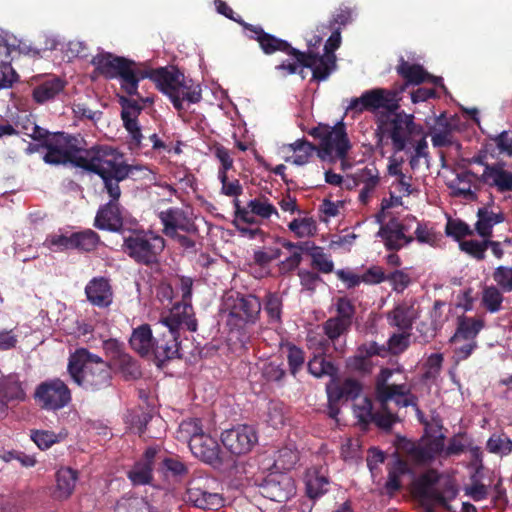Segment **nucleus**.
Listing matches in <instances>:
<instances>
[{
	"mask_svg": "<svg viewBox=\"0 0 512 512\" xmlns=\"http://www.w3.org/2000/svg\"><path fill=\"white\" fill-rule=\"evenodd\" d=\"M77 167L101 177L108 195H121L119 183L136 172L147 170L140 165H129L117 149L108 145H95L81 149Z\"/></svg>",
	"mask_w": 512,
	"mask_h": 512,
	"instance_id": "nucleus-1",
	"label": "nucleus"
},
{
	"mask_svg": "<svg viewBox=\"0 0 512 512\" xmlns=\"http://www.w3.org/2000/svg\"><path fill=\"white\" fill-rule=\"evenodd\" d=\"M181 326H186L192 332L197 330V320L190 305L184 306L182 313H180V306L174 305L169 314L162 316L155 325L151 355L159 363L178 357L180 345L178 339Z\"/></svg>",
	"mask_w": 512,
	"mask_h": 512,
	"instance_id": "nucleus-2",
	"label": "nucleus"
},
{
	"mask_svg": "<svg viewBox=\"0 0 512 512\" xmlns=\"http://www.w3.org/2000/svg\"><path fill=\"white\" fill-rule=\"evenodd\" d=\"M67 371L78 386L89 392L105 390L112 384L110 363L87 348H78L70 354Z\"/></svg>",
	"mask_w": 512,
	"mask_h": 512,
	"instance_id": "nucleus-3",
	"label": "nucleus"
},
{
	"mask_svg": "<svg viewBox=\"0 0 512 512\" xmlns=\"http://www.w3.org/2000/svg\"><path fill=\"white\" fill-rule=\"evenodd\" d=\"M91 63L106 79H119L121 89L129 96H137L144 103L153 102L152 98H144L138 92V72L141 70L142 63L116 56L110 52L97 54Z\"/></svg>",
	"mask_w": 512,
	"mask_h": 512,
	"instance_id": "nucleus-4",
	"label": "nucleus"
},
{
	"mask_svg": "<svg viewBox=\"0 0 512 512\" xmlns=\"http://www.w3.org/2000/svg\"><path fill=\"white\" fill-rule=\"evenodd\" d=\"M165 247L166 240L149 229H132L128 235L123 236V252L135 263L146 267L152 268L160 264Z\"/></svg>",
	"mask_w": 512,
	"mask_h": 512,
	"instance_id": "nucleus-5",
	"label": "nucleus"
},
{
	"mask_svg": "<svg viewBox=\"0 0 512 512\" xmlns=\"http://www.w3.org/2000/svg\"><path fill=\"white\" fill-rule=\"evenodd\" d=\"M309 134L319 141L317 152L320 159L329 162L340 160L343 170L349 166L346 156L350 149V141L343 119L337 121L333 126L320 123L313 127Z\"/></svg>",
	"mask_w": 512,
	"mask_h": 512,
	"instance_id": "nucleus-6",
	"label": "nucleus"
},
{
	"mask_svg": "<svg viewBox=\"0 0 512 512\" xmlns=\"http://www.w3.org/2000/svg\"><path fill=\"white\" fill-rule=\"evenodd\" d=\"M307 367L309 373L316 378H322L324 376L330 377V382L326 386L329 401V416L338 421L337 415L339 409L336 405L340 401H348L352 397V377L348 376L343 383H340L337 378V367L321 355L314 356L309 360Z\"/></svg>",
	"mask_w": 512,
	"mask_h": 512,
	"instance_id": "nucleus-7",
	"label": "nucleus"
},
{
	"mask_svg": "<svg viewBox=\"0 0 512 512\" xmlns=\"http://www.w3.org/2000/svg\"><path fill=\"white\" fill-rule=\"evenodd\" d=\"M422 129V125L414 122V115L404 112H395L387 115L386 119H378V130L391 140L395 153L409 152V145H413L417 135H421Z\"/></svg>",
	"mask_w": 512,
	"mask_h": 512,
	"instance_id": "nucleus-8",
	"label": "nucleus"
},
{
	"mask_svg": "<svg viewBox=\"0 0 512 512\" xmlns=\"http://www.w3.org/2000/svg\"><path fill=\"white\" fill-rule=\"evenodd\" d=\"M440 480L439 473L429 469L422 473L413 483L412 492L422 503L446 506L447 502L456 497L457 489L447 481L442 489L437 486Z\"/></svg>",
	"mask_w": 512,
	"mask_h": 512,
	"instance_id": "nucleus-9",
	"label": "nucleus"
},
{
	"mask_svg": "<svg viewBox=\"0 0 512 512\" xmlns=\"http://www.w3.org/2000/svg\"><path fill=\"white\" fill-rule=\"evenodd\" d=\"M393 375L390 368H382L375 383V396L383 409L387 408L390 401L398 407H414L420 412L418 398L411 393V388L406 384H389L388 381Z\"/></svg>",
	"mask_w": 512,
	"mask_h": 512,
	"instance_id": "nucleus-10",
	"label": "nucleus"
},
{
	"mask_svg": "<svg viewBox=\"0 0 512 512\" xmlns=\"http://www.w3.org/2000/svg\"><path fill=\"white\" fill-rule=\"evenodd\" d=\"M240 25L246 31L251 33L248 35L249 39L257 41L261 51L265 55H272L276 52H282L292 57L293 59H297V61L304 66H310L312 64L308 62L311 57L294 48L288 41L264 31L260 25H252L245 21H241Z\"/></svg>",
	"mask_w": 512,
	"mask_h": 512,
	"instance_id": "nucleus-11",
	"label": "nucleus"
},
{
	"mask_svg": "<svg viewBox=\"0 0 512 512\" xmlns=\"http://www.w3.org/2000/svg\"><path fill=\"white\" fill-rule=\"evenodd\" d=\"M401 96L393 86L391 89L375 88L366 91L360 98H354V111L381 112V116L386 119L387 115H392L400 107Z\"/></svg>",
	"mask_w": 512,
	"mask_h": 512,
	"instance_id": "nucleus-12",
	"label": "nucleus"
},
{
	"mask_svg": "<svg viewBox=\"0 0 512 512\" xmlns=\"http://www.w3.org/2000/svg\"><path fill=\"white\" fill-rule=\"evenodd\" d=\"M33 398L42 410L55 412L69 405L72 393L63 380L54 378L38 384Z\"/></svg>",
	"mask_w": 512,
	"mask_h": 512,
	"instance_id": "nucleus-13",
	"label": "nucleus"
},
{
	"mask_svg": "<svg viewBox=\"0 0 512 512\" xmlns=\"http://www.w3.org/2000/svg\"><path fill=\"white\" fill-rule=\"evenodd\" d=\"M139 73V82L143 79L153 81L159 91L167 95L175 109H180L178 97L175 95L178 87L184 80V74L176 67H160L153 69L144 63Z\"/></svg>",
	"mask_w": 512,
	"mask_h": 512,
	"instance_id": "nucleus-14",
	"label": "nucleus"
},
{
	"mask_svg": "<svg viewBox=\"0 0 512 512\" xmlns=\"http://www.w3.org/2000/svg\"><path fill=\"white\" fill-rule=\"evenodd\" d=\"M416 217L406 216L402 220L391 218L379 228L377 235L381 238L385 248L389 251H399L414 241L410 233Z\"/></svg>",
	"mask_w": 512,
	"mask_h": 512,
	"instance_id": "nucleus-15",
	"label": "nucleus"
},
{
	"mask_svg": "<svg viewBox=\"0 0 512 512\" xmlns=\"http://www.w3.org/2000/svg\"><path fill=\"white\" fill-rule=\"evenodd\" d=\"M261 311V302L252 294L237 296L229 308L227 325L231 329H242L247 324H254Z\"/></svg>",
	"mask_w": 512,
	"mask_h": 512,
	"instance_id": "nucleus-16",
	"label": "nucleus"
},
{
	"mask_svg": "<svg viewBox=\"0 0 512 512\" xmlns=\"http://www.w3.org/2000/svg\"><path fill=\"white\" fill-rule=\"evenodd\" d=\"M261 494L275 502H286L295 495L293 478L284 472L270 473L259 485Z\"/></svg>",
	"mask_w": 512,
	"mask_h": 512,
	"instance_id": "nucleus-17",
	"label": "nucleus"
},
{
	"mask_svg": "<svg viewBox=\"0 0 512 512\" xmlns=\"http://www.w3.org/2000/svg\"><path fill=\"white\" fill-rule=\"evenodd\" d=\"M257 440L256 431L249 425H238L225 430L221 434L222 444L234 455H243L250 452Z\"/></svg>",
	"mask_w": 512,
	"mask_h": 512,
	"instance_id": "nucleus-18",
	"label": "nucleus"
},
{
	"mask_svg": "<svg viewBox=\"0 0 512 512\" xmlns=\"http://www.w3.org/2000/svg\"><path fill=\"white\" fill-rule=\"evenodd\" d=\"M158 218L163 225V233L166 236H173L178 230L187 234H196L198 228L192 217L179 207H169L158 213Z\"/></svg>",
	"mask_w": 512,
	"mask_h": 512,
	"instance_id": "nucleus-19",
	"label": "nucleus"
},
{
	"mask_svg": "<svg viewBox=\"0 0 512 512\" xmlns=\"http://www.w3.org/2000/svg\"><path fill=\"white\" fill-rule=\"evenodd\" d=\"M189 448L194 457L215 469L224 463L218 441L209 434L196 436L189 441Z\"/></svg>",
	"mask_w": 512,
	"mask_h": 512,
	"instance_id": "nucleus-20",
	"label": "nucleus"
},
{
	"mask_svg": "<svg viewBox=\"0 0 512 512\" xmlns=\"http://www.w3.org/2000/svg\"><path fill=\"white\" fill-rule=\"evenodd\" d=\"M66 84L64 79L54 74L37 75L32 78V99L39 105L53 101L64 91Z\"/></svg>",
	"mask_w": 512,
	"mask_h": 512,
	"instance_id": "nucleus-21",
	"label": "nucleus"
},
{
	"mask_svg": "<svg viewBox=\"0 0 512 512\" xmlns=\"http://www.w3.org/2000/svg\"><path fill=\"white\" fill-rule=\"evenodd\" d=\"M102 347L109 361L118 366L126 377L132 379L140 377L141 372L136 361L124 351L122 343L116 339H108L103 342Z\"/></svg>",
	"mask_w": 512,
	"mask_h": 512,
	"instance_id": "nucleus-22",
	"label": "nucleus"
},
{
	"mask_svg": "<svg viewBox=\"0 0 512 512\" xmlns=\"http://www.w3.org/2000/svg\"><path fill=\"white\" fill-rule=\"evenodd\" d=\"M109 196L111 198L110 201L98 209L94 219V226L100 230L119 233L123 228V215L119 204L121 195L117 197Z\"/></svg>",
	"mask_w": 512,
	"mask_h": 512,
	"instance_id": "nucleus-23",
	"label": "nucleus"
},
{
	"mask_svg": "<svg viewBox=\"0 0 512 512\" xmlns=\"http://www.w3.org/2000/svg\"><path fill=\"white\" fill-rule=\"evenodd\" d=\"M85 295L91 305L100 309L108 308L113 302V288L104 276L93 277L85 286Z\"/></svg>",
	"mask_w": 512,
	"mask_h": 512,
	"instance_id": "nucleus-24",
	"label": "nucleus"
},
{
	"mask_svg": "<svg viewBox=\"0 0 512 512\" xmlns=\"http://www.w3.org/2000/svg\"><path fill=\"white\" fill-rule=\"evenodd\" d=\"M157 446L148 447L140 460L128 471L127 477L133 485H147L153 480V464L159 452Z\"/></svg>",
	"mask_w": 512,
	"mask_h": 512,
	"instance_id": "nucleus-25",
	"label": "nucleus"
},
{
	"mask_svg": "<svg viewBox=\"0 0 512 512\" xmlns=\"http://www.w3.org/2000/svg\"><path fill=\"white\" fill-rule=\"evenodd\" d=\"M397 74L404 80L402 83H395L393 86L401 95L409 86H417L425 83L428 72L420 64L410 63L401 57L396 66Z\"/></svg>",
	"mask_w": 512,
	"mask_h": 512,
	"instance_id": "nucleus-26",
	"label": "nucleus"
},
{
	"mask_svg": "<svg viewBox=\"0 0 512 512\" xmlns=\"http://www.w3.org/2000/svg\"><path fill=\"white\" fill-rule=\"evenodd\" d=\"M379 179V172L373 162L354 173V186L363 185L358 196L362 204L369 203L379 184Z\"/></svg>",
	"mask_w": 512,
	"mask_h": 512,
	"instance_id": "nucleus-27",
	"label": "nucleus"
},
{
	"mask_svg": "<svg viewBox=\"0 0 512 512\" xmlns=\"http://www.w3.org/2000/svg\"><path fill=\"white\" fill-rule=\"evenodd\" d=\"M505 166L506 163L503 161L486 165L479 181L491 187H496L499 192L512 191V172L506 171Z\"/></svg>",
	"mask_w": 512,
	"mask_h": 512,
	"instance_id": "nucleus-28",
	"label": "nucleus"
},
{
	"mask_svg": "<svg viewBox=\"0 0 512 512\" xmlns=\"http://www.w3.org/2000/svg\"><path fill=\"white\" fill-rule=\"evenodd\" d=\"M418 317V308L414 303L409 302L399 303L387 313L388 324L398 328L399 331H411Z\"/></svg>",
	"mask_w": 512,
	"mask_h": 512,
	"instance_id": "nucleus-29",
	"label": "nucleus"
},
{
	"mask_svg": "<svg viewBox=\"0 0 512 512\" xmlns=\"http://www.w3.org/2000/svg\"><path fill=\"white\" fill-rule=\"evenodd\" d=\"M185 500L194 507L203 510H216L223 506V498L220 494L208 492L194 482L189 484L185 493Z\"/></svg>",
	"mask_w": 512,
	"mask_h": 512,
	"instance_id": "nucleus-30",
	"label": "nucleus"
},
{
	"mask_svg": "<svg viewBox=\"0 0 512 512\" xmlns=\"http://www.w3.org/2000/svg\"><path fill=\"white\" fill-rule=\"evenodd\" d=\"M484 327L482 319L461 316L457 320V328L450 342L457 343L460 340L476 341V337Z\"/></svg>",
	"mask_w": 512,
	"mask_h": 512,
	"instance_id": "nucleus-31",
	"label": "nucleus"
},
{
	"mask_svg": "<svg viewBox=\"0 0 512 512\" xmlns=\"http://www.w3.org/2000/svg\"><path fill=\"white\" fill-rule=\"evenodd\" d=\"M306 492L309 498L316 499L329 489V479L323 468L308 469L305 476Z\"/></svg>",
	"mask_w": 512,
	"mask_h": 512,
	"instance_id": "nucleus-32",
	"label": "nucleus"
},
{
	"mask_svg": "<svg viewBox=\"0 0 512 512\" xmlns=\"http://www.w3.org/2000/svg\"><path fill=\"white\" fill-rule=\"evenodd\" d=\"M154 335L149 324L135 328L130 337L131 347L142 357L151 355Z\"/></svg>",
	"mask_w": 512,
	"mask_h": 512,
	"instance_id": "nucleus-33",
	"label": "nucleus"
},
{
	"mask_svg": "<svg viewBox=\"0 0 512 512\" xmlns=\"http://www.w3.org/2000/svg\"><path fill=\"white\" fill-rule=\"evenodd\" d=\"M478 220L475 223V230L482 238H490L493 233V227L505 220L503 213H494L486 207L479 208L477 211Z\"/></svg>",
	"mask_w": 512,
	"mask_h": 512,
	"instance_id": "nucleus-34",
	"label": "nucleus"
},
{
	"mask_svg": "<svg viewBox=\"0 0 512 512\" xmlns=\"http://www.w3.org/2000/svg\"><path fill=\"white\" fill-rule=\"evenodd\" d=\"M175 95L178 97L181 106L180 109L176 110L180 112L185 109V103L190 105L199 103L201 101L202 89L200 84L195 83L192 79L184 78L177 91L175 92Z\"/></svg>",
	"mask_w": 512,
	"mask_h": 512,
	"instance_id": "nucleus-35",
	"label": "nucleus"
},
{
	"mask_svg": "<svg viewBox=\"0 0 512 512\" xmlns=\"http://www.w3.org/2000/svg\"><path fill=\"white\" fill-rule=\"evenodd\" d=\"M77 480V473L71 468H62L56 473V490L54 495L57 499H67L74 491Z\"/></svg>",
	"mask_w": 512,
	"mask_h": 512,
	"instance_id": "nucleus-36",
	"label": "nucleus"
},
{
	"mask_svg": "<svg viewBox=\"0 0 512 512\" xmlns=\"http://www.w3.org/2000/svg\"><path fill=\"white\" fill-rule=\"evenodd\" d=\"M382 351H384V348L379 347L376 342L361 345L358 348V354L354 355V370L370 372L372 369L370 358L372 356L381 355Z\"/></svg>",
	"mask_w": 512,
	"mask_h": 512,
	"instance_id": "nucleus-37",
	"label": "nucleus"
},
{
	"mask_svg": "<svg viewBox=\"0 0 512 512\" xmlns=\"http://www.w3.org/2000/svg\"><path fill=\"white\" fill-rule=\"evenodd\" d=\"M311 258V267L319 273L329 274L334 270V263L330 256L324 252V249L317 246L313 241L310 242L309 250L306 252Z\"/></svg>",
	"mask_w": 512,
	"mask_h": 512,
	"instance_id": "nucleus-38",
	"label": "nucleus"
},
{
	"mask_svg": "<svg viewBox=\"0 0 512 512\" xmlns=\"http://www.w3.org/2000/svg\"><path fill=\"white\" fill-rule=\"evenodd\" d=\"M76 139L62 132L55 133L41 143L42 148H50L60 151H70L71 154L80 155L81 149L73 143Z\"/></svg>",
	"mask_w": 512,
	"mask_h": 512,
	"instance_id": "nucleus-39",
	"label": "nucleus"
},
{
	"mask_svg": "<svg viewBox=\"0 0 512 512\" xmlns=\"http://www.w3.org/2000/svg\"><path fill=\"white\" fill-rule=\"evenodd\" d=\"M0 393L10 402L24 401L26 398V393L22 388L21 382L13 376L0 379Z\"/></svg>",
	"mask_w": 512,
	"mask_h": 512,
	"instance_id": "nucleus-40",
	"label": "nucleus"
},
{
	"mask_svg": "<svg viewBox=\"0 0 512 512\" xmlns=\"http://www.w3.org/2000/svg\"><path fill=\"white\" fill-rule=\"evenodd\" d=\"M100 242V236L93 230L87 229L73 233V249L82 252L95 250Z\"/></svg>",
	"mask_w": 512,
	"mask_h": 512,
	"instance_id": "nucleus-41",
	"label": "nucleus"
},
{
	"mask_svg": "<svg viewBox=\"0 0 512 512\" xmlns=\"http://www.w3.org/2000/svg\"><path fill=\"white\" fill-rule=\"evenodd\" d=\"M303 54L308 55L311 57L308 62L312 63L310 66H304L303 64L299 63L297 59H294V61L290 60H283L280 64H278L275 69L277 71L283 72L284 75H294L298 74L302 80L306 78V73L304 71V68H312L315 66L316 63V56L314 55V51H302Z\"/></svg>",
	"mask_w": 512,
	"mask_h": 512,
	"instance_id": "nucleus-42",
	"label": "nucleus"
},
{
	"mask_svg": "<svg viewBox=\"0 0 512 512\" xmlns=\"http://www.w3.org/2000/svg\"><path fill=\"white\" fill-rule=\"evenodd\" d=\"M152 508L144 497L128 496L117 501L115 512H151Z\"/></svg>",
	"mask_w": 512,
	"mask_h": 512,
	"instance_id": "nucleus-43",
	"label": "nucleus"
},
{
	"mask_svg": "<svg viewBox=\"0 0 512 512\" xmlns=\"http://www.w3.org/2000/svg\"><path fill=\"white\" fill-rule=\"evenodd\" d=\"M504 297L502 290L494 285L485 286L482 291L481 305L490 313L501 310Z\"/></svg>",
	"mask_w": 512,
	"mask_h": 512,
	"instance_id": "nucleus-44",
	"label": "nucleus"
},
{
	"mask_svg": "<svg viewBox=\"0 0 512 512\" xmlns=\"http://www.w3.org/2000/svg\"><path fill=\"white\" fill-rule=\"evenodd\" d=\"M436 125L439 128L432 135V144L434 147H447L452 144L451 124L444 114H441L437 120Z\"/></svg>",
	"mask_w": 512,
	"mask_h": 512,
	"instance_id": "nucleus-45",
	"label": "nucleus"
},
{
	"mask_svg": "<svg viewBox=\"0 0 512 512\" xmlns=\"http://www.w3.org/2000/svg\"><path fill=\"white\" fill-rule=\"evenodd\" d=\"M298 453L289 447H283L274 455L273 467L279 471H289L298 462Z\"/></svg>",
	"mask_w": 512,
	"mask_h": 512,
	"instance_id": "nucleus-46",
	"label": "nucleus"
},
{
	"mask_svg": "<svg viewBox=\"0 0 512 512\" xmlns=\"http://www.w3.org/2000/svg\"><path fill=\"white\" fill-rule=\"evenodd\" d=\"M251 213L263 219H269L272 215L279 216L276 207L265 196L254 198L248 202Z\"/></svg>",
	"mask_w": 512,
	"mask_h": 512,
	"instance_id": "nucleus-47",
	"label": "nucleus"
},
{
	"mask_svg": "<svg viewBox=\"0 0 512 512\" xmlns=\"http://www.w3.org/2000/svg\"><path fill=\"white\" fill-rule=\"evenodd\" d=\"M350 325L351 324L345 322V320L335 317H331L323 323L324 334L334 343L337 351L338 348L336 347V341H338L339 338L348 331Z\"/></svg>",
	"mask_w": 512,
	"mask_h": 512,
	"instance_id": "nucleus-48",
	"label": "nucleus"
},
{
	"mask_svg": "<svg viewBox=\"0 0 512 512\" xmlns=\"http://www.w3.org/2000/svg\"><path fill=\"white\" fill-rule=\"evenodd\" d=\"M287 350V362L291 375L294 377L302 370L305 364V352L293 343L285 345Z\"/></svg>",
	"mask_w": 512,
	"mask_h": 512,
	"instance_id": "nucleus-49",
	"label": "nucleus"
},
{
	"mask_svg": "<svg viewBox=\"0 0 512 512\" xmlns=\"http://www.w3.org/2000/svg\"><path fill=\"white\" fill-rule=\"evenodd\" d=\"M288 228L297 237L303 238L314 235L317 231V224L311 217L295 218L288 224Z\"/></svg>",
	"mask_w": 512,
	"mask_h": 512,
	"instance_id": "nucleus-50",
	"label": "nucleus"
},
{
	"mask_svg": "<svg viewBox=\"0 0 512 512\" xmlns=\"http://www.w3.org/2000/svg\"><path fill=\"white\" fill-rule=\"evenodd\" d=\"M47 152L43 156V161L50 165H66L71 164L77 167V159L79 155L71 154L70 151H60L50 148H45Z\"/></svg>",
	"mask_w": 512,
	"mask_h": 512,
	"instance_id": "nucleus-51",
	"label": "nucleus"
},
{
	"mask_svg": "<svg viewBox=\"0 0 512 512\" xmlns=\"http://www.w3.org/2000/svg\"><path fill=\"white\" fill-rule=\"evenodd\" d=\"M362 401V405L354 404V414L361 429L367 430L369 425L373 422L376 412L373 411V402L370 398L365 397Z\"/></svg>",
	"mask_w": 512,
	"mask_h": 512,
	"instance_id": "nucleus-52",
	"label": "nucleus"
},
{
	"mask_svg": "<svg viewBox=\"0 0 512 512\" xmlns=\"http://www.w3.org/2000/svg\"><path fill=\"white\" fill-rule=\"evenodd\" d=\"M410 336V331L393 333L387 341L388 351L392 355H399L406 351L410 346Z\"/></svg>",
	"mask_w": 512,
	"mask_h": 512,
	"instance_id": "nucleus-53",
	"label": "nucleus"
},
{
	"mask_svg": "<svg viewBox=\"0 0 512 512\" xmlns=\"http://www.w3.org/2000/svg\"><path fill=\"white\" fill-rule=\"evenodd\" d=\"M491 453L507 455L512 452V441L505 434H493L487 441Z\"/></svg>",
	"mask_w": 512,
	"mask_h": 512,
	"instance_id": "nucleus-54",
	"label": "nucleus"
},
{
	"mask_svg": "<svg viewBox=\"0 0 512 512\" xmlns=\"http://www.w3.org/2000/svg\"><path fill=\"white\" fill-rule=\"evenodd\" d=\"M459 247L461 251L467 253L471 257L476 260H484L486 255L485 252L487 250V242L486 238H483V241L478 240H464L460 241Z\"/></svg>",
	"mask_w": 512,
	"mask_h": 512,
	"instance_id": "nucleus-55",
	"label": "nucleus"
},
{
	"mask_svg": "<svg viewBox=\"0 0 512 512\" xmlns=\"http://www.w3.org/2000/svg\"><path fill=\"white\" fill-rule=\"evenodd\" d=\"M30 438L41 450H47L59 442L58 435L49 430H31Z\"/></svg>",
	"mask_w": 512,
	"mask_h": 512,
	"instance_id": "nucleus-56",
	"label": "nucleus"
},
{
	"mask_svg": "<svg viewBox=\"0 0 512 512\" xmlns=\"http://www.w3.org/2000/svg\"><path fill=\"white\" fill-rule=\"evenodd\" d=\"M386 278L387 274H385L382 267L372 266L360 276L354 274V286L358 285L360 282L367 284H379L386 281Z\"/></svg>",
	"mask_w": 512,
	"mask_h": 512,
	"instance_id": "nucleus-57",
	"label": "nucleus"
},
{
	"mask_svg": "<svg viewBox=\"0 0 512 512\" xmlns=\"http://www.w3.org/2000/svg\"><path fill=\"white\" fill-rule=\"evenodd\" d=\"M445 232L448 236L453 237L456 241H461L466 236H472L473 230L470 226L462 220H448Z\"/></svg>",
	"mask_w": 512,
	"mask_h": 512,
	"instance_id": "nucleus-58",
	"label": "nucleus"
},
{
	"mask_svg": "<svg viewBox=\"0 0 512 512\" xmlns=\"http://www.w3.org/2000/svg\"><path fill=\"white\" fill-rule=\"evenodd\" d=\"M52 251H64L73 249V233L70 235L51 234L44 243Z\"/></svg>",
	"mask_w": 512,
	"mask_h": 512,
	"instance_id": "nucleus-59",
	"label": "nucleus"
},
{
	"mask_svg": "<svg viewBox=\"0 0 512 512\" xmlns=\"http://www.w3.org/2000/svg\"><path fill=\"white\" fill-rule=\"evenodd\" d=\"M119 103L122 107L121 118L125 122L128 119L137 120L142 111V106L135 99H130L125 96L119 97Z\"/></svg>",
	"mask_w": 512,
	"mask_h": 512,
	"instance_id": "nucleus-60",
	"label": "nucleus"
},
{
	"mask_svg": "<svg viewBox=\"0 0 512 512\" xmlns=\"http://www.w3.org/2000/svg\"><path fill=\"white\" fill-rule=\"evenodd\" d=\"M264 311L267 313L270 320L280 322L282 313L281 298L275 293H269L266 297Z\"/></svg>",
	"mask_w": 512,
	"mask_h": 512,
	"instance_id": "nucleus-61",
	"label": "nucleus"
},
{
	"mask_svg": "<svg viewBox=\"0 0 512 512\" xmlns=\"http://www.w3.org/2000/svg\"><path fill=\"white\" fill-rule=\"evenodd\" d=\"M493 279L502 292L512 291V267H497L493 272Z\"/></svg>",
	"mask_w": 512,
	"mask_h": 512,
	"instance_id": "nucleus-62",
	"label": "nucleus"
},
{
	"mask_svg": "<svg viewBox=\"0 0 512 512\" xmlns=\"http://www.w3.org/2000/svg\"><path fill=\"white\" fill-rule=\"evenodd\" d=\"M297 275L300 279V284L303 289L314 292L323 279L319 273L307 269H299Z\"/></svg>",
	"mask_w": 512,
	"mask_h": 512,
	"instance_id": "nucleus-63",
	"label": "nucleus"
},
{
	"mask_svg": "<svg viewBox=\"0 0 512 512\" xmlns=\"http://www.w3.org/2000/svg\"><path fill=\"white\" fill-rule=\"evenodd\" d=\"M314 55L316 56L317 60L315 66L311 68L312 80L317 82L324 81L329 77L332 71L329 59H325L323 56L319 55V53L315 51Z\"/></svg>",
	"mask_w": 512,
	"mask_h": 512,
	"instance_id": "nucleus-64",
	"label": "nucleus"
}]
</instances>
